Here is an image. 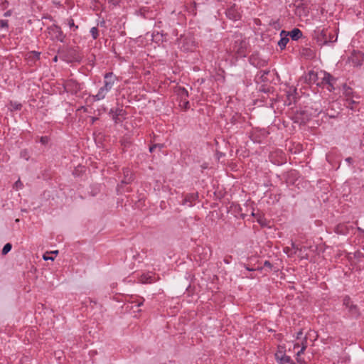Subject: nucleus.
Listing matches in <instances>:
<instances>
[{
	"mask_svg": "<svg viewBox=\"0 0 364 364\" xmlns=\"http://www.w3.org/2000/svg\"><path fill=\"white\" fill-rule=\"evenodd\" d=\"M233 43L231 47L232 52L235 53L238 57H245L247 53L248 42L241 33H235L233 35Z\"/></svg>",
	"mask_w": 364,
	"mask_h": 364,
	"instance_id": "nucleus-1",
	"label": "nucleus"
},
{
	"mask_svg": "<svg viewBox=\"0 0 364 364\" xmlns=\"http://www.w3.org/2000/svg\"><path fill=\"white\" fill-rule=\"evenodd\" d=\"M104 85L100 88L95 95H92L95 101L102 100L105 98L107 93L112 90L114 84L116 77L112 73H107L104 76Z\"/></svg>",
	"mask_w": 364,
	"mask_h": 364,
	"instance_id": "nucleus-2",
	"label": "nucleus"
},
{
	"mask_svg": "<svg viewBox=\"0 0 364 364\" xmlns=\"http://www.w3.org/2000/svg\"><path fill=\"white\" fill-rule=\"evenodd\" d=\"M178 48L183 52L193 50L195 43L191 37L181 36L177 40Z\"/></svg>",
	"mask_w": 364,
	"mask_h": 364,
	"instance_id": "nucleus-3",
	"label": "nucleus"
},
{
	"mask_svg": "<svg viewBox=\"0 0 364 364\" xmlns=\"http://www.w3.org/2000/svg\"><path fill=\"white\" fill-rule=\"evenodd\" d=\"M63 86L65 91L71 94H77L81 90L80 84L73 79L67 80Z\"/></svg>",
	"mask_w": 364,
	"mask_h": 364,
	"instance_id": "nucleus-4",
	"label": "nucleus"
},
{
	"mask_svg": "<svg viewBox=\"0 0 364 364\" xmlns=\"http://www.w3.org/2000/svg\"><path fill=\"white\" fill-rule=\"evenodd\" d=\"M321 74L323 75V77H321V83L323 85H328L327 89L330 92L333 91L335 89L334 84L336 81V79L333 76H332L331 74H329L326 72H323V73H321Z\"/></svg>",
	"mask_w": 364,
	"mask_h": 364,
	"instance_id": "nucleus-5",
	"label": "nucleus"
},
{
	"mask_svg": "<svg viewBox=\"0 0 364 364\" xmlns=\"http://www.w3.org/2000/svg\"><path fill=\"white\" fill-rule=\"evenodd\" d=\"M226 16L232 21H237L240 18V14L237 11V7L235 4L230 6L225 12Z\"/></svg>",
	"mask_w": 364,
	"mask_h": 364,
	"instance_id": "nucleus-6",
	"label": "nucleus"
},
{
	"mask_svg": "<svg viewBox=\"0 0 364 364\" xmlns=\"http://www.w3.org/2000/svg\"><path fill=\"white\" fill-rule=\"evenodd\" d=\"M350 61L354 66H361L364 61V54L354 50L350 56Z\"/></svg>",
	"mask_w": 364,
	"mask_h": 364,
	"instance_id": "nucleus-7",
	"label": "nucleus"
},
{
	"mask_svg": "<svg viewBox=\"0 0 364 364\" xmlns=\"http://www.w3.org/2000/svg\"><path fill=\"white\" fill-rule=\"evenodd\" d=\"M50 31L52 34L54 36L55 38L60 42H64L65 38V35L63 33L61 28L57 25H53L50 27Z\"/></svg>",
	"mask_w": 364,
	"mask_h": 364,
	"instance_id": "nucleus-8",
	"label": "nucleus"
},
{
	"mask_svg": "<svg viewBox=\"0 0 364 364\" xmlns=\"http://www.w3.org/2000/svg\"><path fill=\"white\" fill-rule=\"evenodd\" d=\"M299 347H301V350L296 353V360L298 362H300L299 356L301 355V354H302L304 353V351L306 350V348L307 347L306 336H305L302 339L299 340L294 345V348H296Z\"/></svg>",
	"mask_w": 364,
	"mask_h": 364,
	"instance_id": "nucleus-9",
	"label": "nucleus"
},
{
	"mask_svg": "<svg viewBox=\"0 0 364 364\" xmlns=\"http://www.w3.org/2000/svg\"><path fill=\"white\" fill-rule=\"evenodd\" d=\"M336 41V38L335 40L328 39L327 31H325L324 29H323L322 31H318V33L317 36V41L321 45H326L328 43L334 42Z\"/></svg>",
	"mask_w": 364,
	"mask_h": 364,
	"instance_id": "nucleus-10",
	"label": "nucleus"
},
{
	"mask_svg": "<svg viewBox=\"0 0 364 364\" xmlns=\"http://www.w3.org/2000/svg\"><path fill=\"white\" fill-rule=\"evenodd\" d=\"M275 358L281 364L289 363V364H296L289 356L286 355L281 350L277 351L275 353Z\"/></svg>",
	"mask_w": 364,
	"mask_h": 364,
	"instance_id": "nucleus-11",
	"label": "nucleus"
},
{
	"mask_svg": "<svg viewBox=\"0 0 364 364\" xmlns=\"http://www.w3.org/2000/svg\"><path fill=\"white\" fill-rule=\"evenodd\" d=\"M250 63L257 68H261L267 65V62L265 60H261L259 58L257 54H253L250 57Z\"/></svg>",
	"mask_w": 364,
	"mask_h": 364,
	"instance_id": "nucleus-12",
	"label": "nucleus"
},
{
	"mask_svg": "<svg viewBox=\"0 0 364 364\" xmlns=\"http://www.w3.org/2000/svg\"><path fill=\"white\" fill-rule=\"evenodd\" d=\"M318 80V73H316L314 70L309 71L305 77V80L309 84L316 83L317 85H320V83L317 82Z\"/></svg>",
	"mask_w": 364,
	"mask_h": 364,
	"instance_id": "nucleus-13",
	"label": "nucleus"
},
{
	"mask_svg": "<svg viewBox=\"0 0 364 364\" xmlns=\"http://www.w3.org/2000/svg\"><path fill=\"white\" fill-rule=\"evenodd\" d=\"M158 278L155 277L154 273L144 274L141 277V282L145 284H151L157 281Z\"/></svg>",
	"mask_w": 364,
	"mask_h": 364,
	"instance_id": "nucleus-14",
	"label": "nucleus"
},
{
	"mask_svg": "<svg viewBox=\"0 0 364 364\" xmlns=\"http://www.w3.org/2000/svg\"><path fill=\"white\" fill-rule=\"evenodd\" d=\"M198 197V193H192L187 194L183 199V204H188L189 207L193 206V202L195 201Z\"/></svg>",
	"mask_w": 364,
	"mask_h": 364,
	"instance_id": "nucleus-15",
	"label": "nucleus"
},
{
	"mask_svg": "<svg viewBox=\"0 0 364 364\" xmlns=\"http://www.w3.org/2000/svg\"><path fill=\"white\" fill-rule=\"evenodd\" d=\"M280 36H282V38L278 42V46L282 50H283L284 48H285L287 43L289 42L288 34L285 31L283 30L281 31Z\"/></svg>",
	"mask_w": 364,
	"mask_h": 364,
	"instance_id": "nucleus-16",
	"label": "nucleus"
},
{
	"mask_svg": "<svg viewBox=\"0 0 364 364\" xmlns=\"http://www.w3.org/2000/svg\"><path fill=\"white\" fill-rule=\"evenodd\" d=\"M293 41H297L302 37V32L299 28H294L290 32H287Z\"/></svg>",
	"mask_w": 364,
	"mask_h": 364,
	"instance_id": "nucleus-17",
	"label": "nucleus"
},
{
	"mask_svg": "<svg viewBox=\"0 0 364 364\" xmlns=\"http://www.w3.org/2000/svg\"><path fill=\"white\" fill-rule=\"evenodd\" d=\"M335 232L337 234L345 235V234L348 233V228H347L346 225H345V224H338L335 228Z\"/></svg>",
	"mask_w": 364,
	"mask_h": 364,
	"instance_id": "nucleus-18",
	"label": "nucleus"
},
{
	"mask_svg": "<svg viewBox=\"0 0 364 364\" xmlns=\"http://www.w3.org/2000/svg\"><path fill=\"white\" fill-rule=\"evenodd\" d=\"M124 179L122 181V183H130L133 178H132V173L131 171L128 169H124Z\"/></svg>",
	"mask_w": 364,
	"mask_h": 364,
	"instance_id": "nucleus-19",
	"label": "nucleus"
},
{
	"mask_svg": "<svg viewBox=\"0 0 364 364\" xmlns=\"http://www.w3.org/2000/svg\"><path fill=\"white\" fill-rule=\"evenodd\" d=\"M178 95L181 97L182 100H185L188 97V90L184 87H179Z\"/></svg>",
	"mask_w": 364,
	"mask_h": 364,
	"instance_id": "nucleus-20",
	"label": "nucleus"
},
{
	"mask_svg": "<svg viewBox=\"0 0 364 364\" xmlns=\"http://www.w3.org/2000/svg\"><path fill=\"white\" fill-rule=\"evenodd\" d=\"M349 309V312L353 316L358 317L359 316V311L355 305L353 304H350Z\"/></svg>",
	"mask_w": 364,
	"mask_h": 364,
	"instance_id": "nucleus-21",
	"label": "nucleus"
},
{
	"mask_svg": "<svg viewBox=\"0 0 364 364\" xmlns=\"http://www.w3.org/2000/svg\"><path fill=\"white\" fill-rule=\"evenodd\" d=\"M22 107V105L21 104L18 103V102H11L9 103V109L11 110V111H14V110H20Z\"/></svg>",
	"mask_w": 364,
	"mask_h": 364,
	"instance_id": "nucleus-22",
	"label": "nucleus"
},
{
	"mask_svg": "<svg viewBox=\"0 0 364 364\" xmlns=\"http://www.w3.org/2000/svg\"><path fill=\"white\" fill-rule=\"evenodd\" d=\"M321 112V109L318 107L317 105H316L315 111L314 112H310L309 110H305V111H303L302 112H301V114H304L306 112H307V113L309 112V115L316 116V115L318 114Z\"/></svg>",
	"mask_w": 364,
	"mask_h": 364,
	"instance_id": "nucleus-23",
	"label": "nucleus"
},
{
	"mask_svg": "<svg viewBox=\"0 0 364 364\" xmlns=\"http://www.w3.org/2000/svg\"><path fill=\"white\" fill-rule=\"evenodd\" d=\"M11 248H12V245H11V243H6V244L4 246V247H3V249H2V251H1L2 255H6L9 252H10V251H11Z\"/></svg>",
	"mask_w": 364,
	"mask_h": 364,
	"instance_id": "nucleus-24",
	"label": "nucleus"
},
{
	"mask_svg": "<svg viewBox=\"0 0 364 364\" xmlns=\"http://www.w3.org/2000/svg\"><path fill=\"white\" fill-rule=\"evenodd\" d=\"M90 33L94 39H97L99 36L98 29L97 27H92L90 29Z\"/></svg>",
	"mask_w": 364,
	"mask_h": 364,
	"instance_id": "nucleus-25",
	"label": "nucleus"
},
{
	"mask_svg": "<svg viewBox=\"0 0 364 364\" xmlns=\"http://www.w3.org/2000/svg\"><path fill=\"white\" fill-rule=\"evenodd\" d=\"M343 305L346 306L347 308H350V304H353V302L350 300V298L348 296H345L343 299Z\"/></svg>",
	"mask_w": 364,
	"mask_h": 364,
	"instance_id": "nucleus-26",
	"label": "nucleus"
},
{
	"mask_svg": "<svg viewBox=\"0 0 364 364\" xmlns=\"http://www.w3.org/2000/svg\"><path fill=\"white\" fill-rule=\"evenodd\" d=\"M284 252L287 254L289 257H291L293 255L296 254V251H293L289 247H284Z\"/></svg>",
	"mask_w": 364,
	"mask_h": 364,
	"instance_id": "nucleus-27",
	"label": "nucleus"
},
{
	"mask_svg": "<svg viewBox=\"0 0 364 364\" xmlns=\"http://www.w3.org/2000/svg\"><path fill=\"white\" fill-rule=\"evenodd\" d=\"M68 25L70 28H75V29L78 28V26H75L74 23V20L73 18H68Z\"/></svg>",
	"mask_w": 364,
	"mask_h": 364,
	"instance_id": "nucleus-28",
	"label": "nucleus"
},
{
	"mask_svg": "<svg viewBox=\"0 0 364 364\" xmlns=\"http://www.w3.org/2000/svg\"><path fill=\"white\" fill-rule=\"evenodd\" d=\"M23 187V183L20 179H18L14 185V188L16 189L21 188Z\"/></svg>",
	"mask_w": 364,
	"mask_h": 364,
	"instance_id": "nucleus-29",
	"label": "nucleus"
},
{
	"mask_svg": "<svg viewBox=\"0 0 364 364\" xmlns=\"http://www.w3.org/2000/svg\"><path fill=\"white\" fill-rule=\"evenodd\" d=\"M0 26L1 28H8V26H9L8 21H6V20L0 21Z\"/></svg>",
	"mask_w": 364,
	"mask_h": 364,
	"instance_id": "nucleus-30",
	"label": "nucleus"
},
{
	"mask_svg": "<svg viewBox=\"0 0 364 364\" xmlns=\"http://www.w3.org/2000/svg\"><path fill=\"white\" fill-rule=\"evenodd\" d=\"M291 249L293 250V251H297L299 250L298 245H296L295 243L291 240Z\"/></svg>",
	"mask_w": 364,
	"mask_h": 364,
	"instance_id": "nucleus-31",
	"label": "nucleus"
},
{
	"mask_svg": "<svg viewBox=\"0 0 364 364\" xmlns=\"http://www.w3.org/2000/svg\"><path fill=\"white\" fill-rule=\"evenodd\" d=\"M269 73V70H262V71H260V73L262 74L261 75V78L262 79L263 81L265 80V75H267Z\"/></svg>",
	"mask_w": 364,
	"mask_h": 364,
	"instance_id": "nucleus-32",
	"label": "nucleus"
},
{
	"mask_svg": "<svg viewBox=\"0 0 364 364\" xmlns=\"http://www.w3.org/2000/svg\"><path fill=\"white\" fill-rule=\"evenodd\" d=\"M264 267H267V268H268V269H272V264H271V262H269V261H265V262H264Z\"/></svg>",
	"mask_w": 364,
	"mask_h": 364,
	"instance_id": "nucleus-33",
	"label": "nucleus"
},
{
	"mask_svg": "<svg viewBox=\"0 0 364 364\" xmlns=\"http://www.w3.org/2000/svg\"><path fill=\"white\" fill-rule=\"evenodd\" d=\"M109 4H112L114 6H117L119 4L120 0H107Z\"/></svg>",
	"mask_w": 364,
	"mask_h": 364,
	"instance_id": "nucleus-34",
	"label": "nucleus"
},
{
	"mask_svg": "<svg viewBox=\"0 0 364 364\" xmlns=\"http://www.w3.org/2000/svg\"><path fill=\"white\" fill-rule=\"evenodd\" d=\"M303 335V331L302 330H300L298 333H297V336H296V340L299 341V340L302 339L301 336Z\"/></svg>",
	"mask_w": 364,
	"mask_h": 364,
	"instance_id": "nucleus-35",
	"label": "nucleus"
},
{
	"mask_svg": "<svg viewBox=\"0 0 364 364\" xmlns=\"http://www.w3.org/2000/svg\"><path fill=\"white\" fill-rule=\"evenodd\" d=\"M144 299L143 298H140L138 301H136V306H140L143 304Z\"/></svg>",
	"mask_w": 364,
	"mask_h": 364,
	"instance_id": "nucleus-36",
	"label": "nucleus"
},
{
	"mask_svg": "<svg viewBox=\"0 0 364 364\" xmlns=\"http://www.w3.org/2000/svg\"><path fill=\"white\" fill-rule=\"evenodd\" d=\"M353 103H355V101L353 100H349V99H347L346 100V106L347 107H349V105L350 104H353Z\"/></svg>",
	"mask_w": 364,
	"mask_h": 364,
	"instance_id": "nucleus-37",
	"label": "nucleus"
},
{
	"mask_svg": "<svg viewBox=\"0 0 364 364\" xmlns=\"http://www.w3.org/2000/svg\"><path fill=\"white\" fill-rule=\"evenodd\" d=\"M47 141H48V138L46 136H42L41 138V142L42 144H46V143H47Z\"/></svg>",
	"mask_w": 364,
	"mask_h": 364,
	"instance_id": "nucleus-38",
	"label": "nucleus"
},
{
	"mask_svg": "<svg viewBox=\"0 0 364 364\" xmlns=\"http://www.w3.org/2000/svg\"><path fill=\"white\" fill-rule=\"evenodd\" d=\"M157 146H158V145H155V144H154V145H152L151 146H150V148H149V151H150V152H153V151H154V149H155L156 148H157Z\"/></svg>",
	"mask_w": 364,
	"mask_h": 364,
	"instance_id": "nucleus-39",
	"label": "nucleus"
},
{
	"mask_svg": "<svg viewBox=\"0 0 364 364\" xmlns=\"http://www.w3.org/2000/svg\"><path fill=\"white\" fill-rule=\"evenodd\" d=\"M21 155L22 157H24L26 160H28V158L26 157L27 153L26 151H21Z\"/></svg>",
	"mask_w": 364,
	"mask_h": 364,
	"instance_id": "nucleus-40",
	"label": "nucleus"
},
{
	"mask_svg": "<svg viewBox=\"0 0 364 364\" xmlns=\"http://www.w3.org/2000/svg\"><path fill=\"white\" fill-rule=\"evenodd\" d=\"M11 15V11L9 10L4 13V16L6 17L10 16Z\"/></svg>",
	"mask_w": 364,
	"mask_h": 364,
	"instance_id": "nucleus-41",
	"label": "nucleus"
},
{
	"mask_svg": "<svg viewBox=\"0 0 364 364\" xmlns=\"http://www.w3.org/2000/svg\"><path fill=\"white\" fill-rule=\"evenodd\" d=\"M232 257L231 256H229L228 257H225L224 259V262L226 263V264H229L230 263V259H231Z\"/></svg>",
	"mask_w": 364,
	"mask_h": 364,
	"instance_id": "nucleus-42",
	"label": "nucleus"
},
{
	"mask_svg": "<svg viewBox=\"0 0 364 364\" xmlns=\"http://www.w3.org/2000/svg\"><path fill=\"white\" fill-rule=\"evenodd\" d=\"M346 161L348 164H351L353 162V159L351 157H348L346 159Z\"/></svg>",
	"mask_w": 364,
	"mask_h": 364,
	"instance_id": "nucleus-43",
	"label": "nucleus"
},
{
	"mask_svg": "<svg viewBox=\"0 0 364 364\" xmlns=\"http://www.w3.org/2000/svg\"><path fill=\"white\" fill-rule=\"evenodd\" d=\"M33 54L35 55V57H36V58H39L40 53L36 52V51H33Z\"/></svg>",
	"mask_w": 364,
	"mask_h": 364,
	"instance_id": "nucleus-44",
	"label": "nucleus"
},
{
	"mask_svg": "<svg viewBox=\"0 0 364 364\" xmlns=\"http://www.w3.org/2000/svg\"><path fill=\"white\" fill-rule=\"evenodd\" d=\"M43 259L44 260H48V259H51V260H53V257H46V255L43 256Z\"/></svg>",
	"mask_w": 364,
	"mask_h": 364,
	"instance_id": "nucleus-45",
	"label": "nucleus"
},
{
	"mask_svg": "<svg viewBox=\"0 0 364 364\" xmlns=\"http://www.w3.org/2000/svg\"><path fill=\"white\" fill-rule=\"evenodd\" d=\"M155 145H158L157 147L159 149H162L164 146L163 144H156Z\"/></svg>",
	"mask_w": 364,
	"mask_h": 364,
	"instance_id": "nucleus-46",
	"label": "nucleus"
},
{
	"mask_svg": "<svg viewBox=\"0 0 364 364\" xmlns=\"http://www.w3.org/2000/svg\"><path fill=\"white\" fill-rule=\"evenodd\" d=\"M328 39L334 40L333 39L334 36L331 33L328 34Z\"/></svg>",
	"mask_w": 364,
	"mask_h": 364,
	"instance_id": "nucleus-47",
	"label": "nucleus"
},
{
	"mask_svg": "<svg viewBox=\"0 0 364 364\" xmlns=\"http://www.w3.org/2000/svg\"><path fill=\"white\" fill-rule=\"evenodd\" d=\"M188 105H189L188 101H186V102H184V106H185V108H186V109H187V108H188Z\"/></svg>",
	"mask_w": 364,
	"mask_h": 364,
	"instance_id": "nucleus-48",
	"label": "nucleus"
},
{
	"mask_svg": "<svg viewBox=\"0 0 364 364\" xmlns=\"http://www.w3.org/2000/svg\"><path fill=\"white\" fill-rule=\"evenodd\" d=\"M118 115H119V114H115L114 116H113V119H114V120H115V122H117V118H118Z\"/></svg>",
	"mask_w": 364,
	"mask_h": 364,
	"instance_id": "nucleus-49",
	"label": "nucleus"
},
{
	"mask_svg": "<svg viewBox=\"0 0 364 364\" xmlns=\"http://www.w3.org/2000/svg\"><path fill=\"white\" fill-rule=\"evenodd\" d=\"M97 119V118H96V117H92V123H94Z\"/></svg>",
	"mask_w": 364,
	"mask_h": 364,
	"instance_id": "nucleus-50",
	"label": "nucleus"
},
{
	"mask_svg": "<svg viewBox=\"0 0 364 364\" xmlns=\"http://www.w3.org/2000/svg\"><path fill=\"white\" fill-rule=\"evenodd\" d=\"M305 120H309V117H306V118H304V119H302V122H305Z\"/></svg>",
	"mask_w": 364,
	"mask_h": 364,
	"instance_id": "nucleus-51",
	"label": "nucleus"
},
{
	"mask_svg": "<svg viewBox=\"0 0 364 364\" xmlns=\"http://www.w3.org/2000/svg\"><path fill=\"white\" fill-rule=\"evenodd\" d=\"M57 60H58V57L55 56L54 58H53V61L56 62Z\"/></svg>",
	"mask_w": 364,
	"mask_h": 364,
	"instance_id": "nucleus-52",
	"label": "nucleus"
},
{
	"mask_svg": "<svg viewBox=\"0 0 364 364\" xmlns=\"http://www.w3.org/2000/svg\"><path fill=\"white\" fill-rule=\"evenodd\" d=\"M246 269H247L248 271H253V270H254L253 269H250V268H249V267H246Z\"/></svg>",
	"mask_w": 364,
	"mask_h": 364,
	"instance_id": "nucleus-53",
	"label": "nucleus"
},
{
	"mask_svg": "<svg viewBox=\"0 0 364 364\" xmlns=\"http://www.w3.org/2000/svg\"><path fill=\"white\" fill-rule=\"evenodd\" d=\"M54 254H57L58 253V251H55L53 252Z\"/></svg>",
	"mask_w": 364,
	"mask_h": 364,
	"instance_id": "nucleus-54",
	"label": "nucleus"
}]
</instances>
